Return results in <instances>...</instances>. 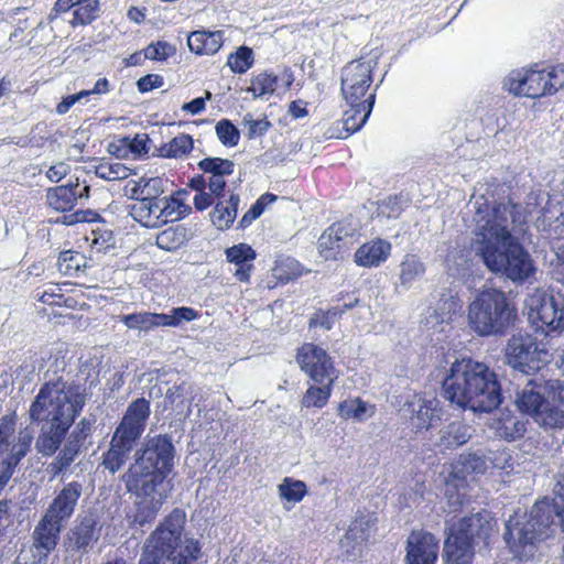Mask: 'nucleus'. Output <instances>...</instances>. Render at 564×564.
<instances>
[{"label":"nucleus","mask_w":564,"mask_h":564,"mask_svg":"<svg viewBox=\"0 0 564 564\" xmlns=\"http://www.w3.org/2000/svg\"><path fill=\"white\" fill-rule=\"evenodd\" d=\"M467 207L474 213L471 248L488 270L514 283L533 276L536 271L534 261L511 234V226L522 221L521 207L510 200L497 204L488 191L486 194L474 193Z\"/></svg>","instance_id":"f257e3e1"},{"label":"nucleus","mask_w":564,"mask_h":564,"mask_svg":"<svg viewBox=\"0 0 564 564\" xmlns=\"http://www.w3.org/2000/svg\"><path fill=\"white\" fill-rule=\"evenodd\" d=\"M444 397L459 408L490 412L502 401L497 375L484 362L460 359L453 362L443 381Z\"/></svg>","instance_id":"f03ea898"},{"label":"nucleus","mask_w":564,"mask_h":564,"mask_svg":"<svg viewBox=\"0 0 564 564\" xmlns=\"http://www.w3.org/2000/svg\"><path fill=\"white\" fill-rule=\"evenodd\" d=\"M186 513L173 509L147 538L139 564H198L202 546L185 532Z\"/></svg>","instance_id":"7ed1b4c3"},{"label":"nucleus","mask_w":564,"mask_h":564,"mask_svg":"<svg viewBox=\"0 0 564 564\" xmlns=\"http://www.w3.org/2000/svg\"><path fill=\"white\" fill-rule=\"evenodd\" d=\"M553 534L552 506L545 497L523 516L510 517L506 522L503 539L513 556L527 563L541 556L545 541Z\"/></svg>","instance_id":"20e7f679"},{"label":"nucleus","mask_w":564,"mask_h":564,"mask_svg":"<svg viewBox=\"0 0 564 564\" xmlns=\"http://www.w3.org/2000/svg\"><path fill=\"white\" fill-rule=\"evenodd\" d=\"M86 397L79 386L58 378L42 386L29 409L33 423L72 425Z\"/></svg>","instance_id":"39448f33"},{"label":"nucleus","mask_w":564,"mask_h":564,"mask_svg":"<svg viewBox=\"0 0 564 564\" xmlns=\"http://www.w3.org/2000/svg\"><path fill=\"white\" fill-rule=\"evenodd\" d=\"M517 310L506 293L495 288L479 291L467 306V322L478 336H502L513 325Z\"/></svg>","instance_id":"423d86ee"},{"label":"nucleus","mask_w":564,"mask_h":564,"mask_svg":"<svg viewBox=\"0 0 564 564\" xmlns=\"http://www.w3.org/2000/svg\"><path fill=\"white\" fill-rule=\"evenodd\" d=\"M126 489L133 496V509L128 516L131 524L144 527L158 517L172 495L170 481L160 475L127 470L122 475Z\"/></svg>","instance_id":"0eeeda50"},{"label":"nucleus","mask_w":564,"mask_h":564,"mask_svg":"<svg viewBox=\"0 0 564 564\" xmlns=\"http://www.w3.org/2000/svg\"><path fill=\"white\" fill-rule=\"evenodd\" d=\"M564 86V64L545 69H514L503 80V88L516 96L540 98Z\"/></svg>","instance_id":"6e6552de"},{"label":"nucleus","mask_w":564,"mask_h":564,"mask_svg":"<svg viewBox=\"0 0 564 564\" xmlns=\"http://www.w3.org/2000/svg\"><path fill=\"white\" fill-rule=\"evenodd\" d=\"M550 357L546 346L528 333L513 334L505 347L506 362L523 373L539 370Z\"/></svg>","instance_id":"1a4fd4ad"},{"label":"nucleus","mask_w":564,"mask_h":564,"mask_svg":"<svg viewBox=\"0 0 564 564\" xmlns=\"http://www.w3.org/2000/svg\"><path fill=\"white\" fill-rule=\"evenodd\" d=\"M175 448L166 435H156L148 440L135 453L134 463L127 470L149 475H160L166 479L173 469Z\"/></svg>","instance_id":"9d476101"},{"label":"nucleus","mask_w":564,"mask_h":564,"mask_svg":"<svg viewBox=\"0 0 564 564\" xmlns=\"http://www.w3.org/2000/svg\"><path fill=\"white\" fill-rule=\"evenodd\" d=\"M17 424L14 412L0 419V456L19 464L30 452L34 436L31 429L18 430Z\"/></svg>","instance_id":"9b49d317"},{"label":"nucleus","mask_w":564,"mask_h":564,"mask_svg":"<svg viewBox=\"0 0 564 564\" xmlns=\"http://www.w3.org/2000/svg\"><path fill=\"white\" fill-rule=\"evenodd\" d=\"M296 361L315 383L337 379L332 358L325 349L314 344H304L297 351Z\"/></svg>","instance_id":"f8f14e48"},{"label":"nucleus","mask_w":564,"mask_h":564,"mask_svg":"<svg viewBox=\"0 0 564 564\" xmlns=\"http://www.w3.org/2000/svg\"><path fill=\"white\" fill-rule=\"evenodd\" d=\"M370 62L352 61L341 69V94L347 102L362 101L372 83Z\"/></svg>","instance_id":"ddd939ff"},{"label":"nucleus","mask_w":564,"mask_h":564,"mask_svg":"<svg viewBox=\"0 0 564 564\" xmlns=\"http://www.w3.org/2000/svg\"><path fill=\"white\" fill-rule=\"evenodd\" d=\"M530 317L539 322V327L550 334L563 328L564 308L558 307L552 295L541 290L529 299Z\"/></svg>","instance_id":"4468645a"},{"label":"nucleus","mask_w":564,"mask_h":564,"mask_svg":"<svg viewBox=\"0 0 564 564\" xmlns=\"http://www.w3.org/2000/svg\"><path fill=\"white\" fill-rule=\"evenodd\" d=\"M150 416V403L144 398L132 401L112 436L134 445L145 430Z\"/></svg>","instance_id":"2eb2a0df"},{"label":"nucleus","mask_w":564,"mask_h":564,"mask_svg":"<svg viewBox=\"0 0 564 564\" xmlns=\"http://www.w3.org/2000/svg\"><path fill=\"white\" fill-rule=\"evenodd\" d=\"M72 11V19L68 21L73 28L88 25L100 14L99 0H57L48 14L52 23L57 20L61 13Z\"/></svg>","instance_id":"dca6fc26"},{"label":"nucleus","mask_w":564,"mask_h":564,"mask_svg":"<svg viewBox=\"0 0 564 564\" xmlns=\"http://www.w3.org/2000/svg\"><path fill=\"white\" fill-rule=\"evenodd\" d=\"M448 530L449 535L474 545L477 540L486 541L489 538L492 531L491 518L487 511L477 512L451 523Z\"/></svg>","instance_id":"f3484780"},{"label":"nucleus","mask_w":564,"mask_h":564,"mask_svg":"<svg viewBox=\"0 0 564 564\" xmlns=\"http://www.w3.org/2000/svg\"><path fill=\"white\" fill-rule=\"evenodd\" d=\"M62 524V522L54 518H50L46 513L43 516L32 534V556L34 558L48 562V555L56 547L59 539Z\"/></svg>","instance_id":"a211bd4d"},{"label":"nucleus","mask_w":564,"mask_h":564,"mask_svg":"<svg viewBox=\"0 0 564 564\" xmlns=\"http://www.w3.org/2000/svg\"><path fill=\"white\" fill-rule=\"evenodd\" d=\"M438 555V541L430 532L413 531L406 542L408 564H435Z\"/></svg>","instance_id":"6ab92c4d"},{"label":"nucleus","mask_w":564,"mask_h":564,"mask_svg":"<svg viewBox=\"0 0 564 564\" xmlns=\"http://www.w3.org/2000/svg\"><path fill=\"white\" fill-rule=\"evenodd\" d=\"M82 492L83 485L80 482L66 484L52 500L45 513L62 523L66 522L74 514Z\"/></svg>","instance_id":"aec40b11"},{"label":"nucleus","mask_w":564,"mask_h":564,"mask_svg":"<svg viewBox=\"0 0 564 564\" xmlns=\"http://www.w3.org/2000/svg\"><path fill=\"white\" fill-rule=\"evenodd\" d=\"M376 529V518L372 514H358L351 521L346 534L340 540L341 547L348 554L354 553L358 546L373 536Z\"/></svg>","instance_id":"412c9836"},{"label":"nucleus","mask_w":564,"mask_h":564,"mask_svg":"<svg viewBox=\"0 0 564 564\" xmlns=\"http://www.w3.org/2000/svg\"><path fill=\"white\" fill-rule=\"evenodd\" d=\"M165 206L162 199H142L130 205V216L142 226L148 228L159 227L166 224Z\"/></svg>","instance_id":"4be33fe9"},{"label":"nucleus","mask_w":564,"mask_h":564,"mask_svg":"<svg viewBox=\"0 0 564 564\" xmlns=\"http://www.w3.org/2000/svg\"><path fill=\"white\" fill-rule=\"evenodd\" d=\"M474 433V426L462 421H454L440 430L435 445L441 447L442 451L454 449L466 444Z\"/></svg>","instance_id":"5701e85b"},{"label":"nucleus","mask_w":564,"mask_h":564,"mask_svg":"<svg viewBox=\"0 0 564 564\" xmlns=\"http://www.w3.org/2000/svg\"><path fill=\"white\" fill-rule=\"evenodd\" d=\"M391 252V243L383 239H375L361 245L355 252V261L365 268L378 267Z\"/></svg>","instance_id":"b1692460"},{"label":"nucleus","mask_w":564,"mask_h":564,"mask_svg":"<svg viewBox=\"0 0 564 564\" xmlns=\"http://www.w3.org/2000/svg\"><path fill=\"white\" fill-rule=\"evenodd\" d=\"M347 104L349 109L344 111L343 126L348 135L366 123L375 105V94H369L362 101Z\"/></svg>","instance_id":"393cba45"},{"label":"nucleus","mask_w":564,"mask_h":564,"mask_svg":"<svg viewBox=\"0 0 564 564\" xmlns=\"http://www.w3.org/2000/svg\"><path fill=\"white\" fill-rule=\"evenodd\" d=\"M70 426L72 425L44 424L35 441L37 453L43 456H52L55 454Z\"/></svg>","instance_id":"a878e982"},{"label":"nucleus","mask_w":564,"mask_h":564,"mask_svg":"<svg viewBox=\"0 0 564 564\" xmlns=\"http://www.w3.org/2000/svg\"><path fill=\"white\" fill-rule=\"evenodd\" d=\"M225 253L227 260L237 267L234 275L239 281H248L256 259L254 250L247 243H238L226 249Z\"/></svg>","instance_id":"bb28decb"},{"label":"nucleus","mask_w":564,"mask_h":564,"mask_svg":"<svg viewBox=\"0 0 564 564\" xmlns=\"http://www.w3.org/2000/svg\"><path fill=\"white\" fill-rule=\"evenodd\" d=\"M440 401L432 395L416 398L410 403L415 417V427L427 430L433 422L440 420Z\"/></svg>","instance_id":"cd10ccee"},{"label":"nucleus","mask_w":564,"mask_h":564,"mask_svg":"<svg viewBox=\"0 0 564 564\" xmlns=\"http://www.w3.org/2000/svg\"><path fill=\"white\" fill-rule=\"evenodd\" d=\"M223 42V31H194L187 37L188 48L198 55L217 53Z\"/></svg>","instance_id":"c85d7f7f"},{"label":"nucleus","mask_w":564,"mask_h":564,"mask_svg":"<svg viewBox=\"0 0 564 564\" xmlns=\"http://www.w3.org/2000/svg\"><path fill=\"white\" fill-rule=\"evenodd\" d=\"M543 390L544 387L541 383L533 380L528 381L527 386L517 394L518 409L533 417L546 402L542 395Z\"/></svg>","instance_id":"c756f323"},{"label":"nucleus","mask_w":564,"mask_h":564,"mask_svg":"<svg viewBox=\"0 0 564 564\" xmlns=\"http://www.w3.org/2000/svg\"><path fill=\"white\" fill-rule=\"evenodd\" d=\"M98 538L99 529L96 521L87 517L73 529L70 543L75 550L87 553L94 543L97 542Z\"/></svg>","instance_id":"7c9ffc66"},{"label":"nucleus","mask_w":564,"mask_h":564,"mask_svg":"<svg viewBox=\"0 0 564 564\" xmlns=\"http://www.w3.org/2000/svg\"><path fill=\"white\" fill-rule=\"evenodd\" d=\"M79 187L78 178L76 182H69L67 185H61L50 188L46 193V202L50 207L57 212L70 210L76 202V189Z\"/></svg>","instance_id":"2f4dec72"},{"label":"nucleus","mask_w":564,"mask_h":564,"mask_svg":"<svg viewBox=\"0 0 564 564\" xmlns=\"http://www.w3.org/2000/svg\"><path fill=\"white\" fill-rule=\"evenodd\" d=\"M134 445L115 436L111 437L109 448L102 455V466L112 475L126 464Z\"/></svg>","instance_id":"473e14b6"},{"label":"nucleus","mask_w":564,"mask_h":564,"mask_svg":"<svg viewBox=\"0 0 564 564\" xmlns=\"http://www.w3.org/2000/svg\"><path fill=\"white\" fill-rule=\"evenodd\" d=\"M444 556L445 564H471L473 544L448 534L444 544Z\"/></svg>","instance_id":"72a5a7b5"},{"label":"nucleus","mask_w":564,"mask_h":564,"mask_svg":"<svg viewBox=\"0 0 564 564\" xmlns=\"http://www.w3.org/2000/svg\"><path fill=\"white\" fill-rule=\"evenodd\" d=\"M495 434L508 442L521 438L527 432V421L511 414L503 413L492 424Z\"/></svg>","instance_id":"f704fd0d"},{"label":"nucleus","mask_w":564,"mask_h":564,"mask_svg":"<svg viewBox=\"0 0 564 564\" xmlns=\"http://www.w3.org/2000/svg\"><path fill=\"white\" fill-rule=\"evenodd\" d=\"M188 240V231L184 226L169 227L156 236V246L165 251H175Z\"/></svg>","instance_id":"c9c22d12"},{"label":"nucleus","mask_w":564,"mask_h":564,"mask_svg":"<svg viewBox=\"0 0 564 564\" xmlns=\"http://www.w3.org/2000/svg\"><path fill=\"white\" fill-rule=\"evenodd\" d=\"M338 415L344 420L365 421L373 415V406L367 402L356 399H348L339 403Z\"/></svg>","instance_id":"e433bc0d"},{"label":"nucleus","mask_w":564,"mask_h":564,"mask_svg":"<svg viewBox=\"0 0 564 564\" xmlns=\"http://www.w3.org/2000/svg\"><path fill=\"white\" fill-rule=\"evenodd\" d=\"M334 381L326 380L324 383L308 386L302 398V405L305 408L325 406L329 400Z\"/></svg>","instance_id":"4c0bfd02"},{"label":"nucleus","mask_w":564,"mask_h":564,"mask_svg":"<svg viewBox=\"0 0 564 564\" xmlns=\"http://www.w3.org/2000/svg\"><path fill=\"white\" fill-rule=\"evenodd\" d=\"M239 204L238 195H230L226 203H218L212 213V221L218 228H228L237 216V208Z\"/></svg>","instance_id":"58836bf2"},{"label":"nucleus","mask_w":564,"mask_h":564,"mask_svg":"<svg viewBox=\"0 0 564 564\" xmlns=\"http://www.w3.org/2000/svg\"><path fill=\"white\" fill-rule=\"evenodd\" d=\"M193 149V139L188 134H178L173 138L170 142L163 144L160 149V155L162 158L170 159H182L191 152Z\"/></svg>","instance_id":"ea45409f"},{"label":"nucleus","mask_w":564,"mask_h":564,"mask_svg":"<svg viewBox=\"0 0 564 564\" xmlns=\"http://www.w3.org/2000/svg\"><path fill=\"white\" fill-rule=\"evenodd\" d=\"M425 272L423 262L414 254L405 256L400 264V282L403 286H410L421 279Z\"/></svg>","instance_id":"a19ab883"},{"label":"nucleus","mask_w":564,"mask_h":564,"mask_svg":"<svg viewBox=\"0 0 564 564\" xmlns=\"http://www.w3.org/2000/svg\"><path fill=\"white\" fill-rule=\"evenodd\" d=\"M80 448L78 442L69 438L55 459L50 464L48 469L53 477L58 476L65 470L76 458Z\"/></svg>","instance_id":"79ce46f5"},{"label":"nucleus","mask_w":564,"mask_h":564,"mask_svg":"<svg viewBox=\"0 0 564 564\" xmlns=\"http://www.w3.org/2000/svg\"><path fill=\"white\" fill-rule=\"evenodd\" d=\"M86 263L84 254L72 250L61 252L57 260L58 271L66 276H75Z\"/></svg>","instance_id":"37998d69"},{"label":"nucleus","mask_w":564,"mask_h":564,"mask_svg":"<svg viewBox=\"0 0 564 564\" xmlns=\"http://www.w3.org/2000/svg\"><path fill=\"white\" fill-rule=\"evenodd\" d=\"M534 421L544 429H563L564 413L557 408L551 405L547 401L533 416Z\"/></svg>","instance_id":"c03bdc74"},{"label":"nucleus","mask_w":564,"mask_h":564,"mask_svg":"<svg viewBox=\"0 0 564 564\" xmlns=\"http://www.w3.org/2000/svg\"><path fill=\"white\" fill-rule=\"evenodd\" d=\"M272 271L281 282H288L302 274L300 263L290 257L276 260Z\"/></svg>","instance_id":"a18cd8bd"},{"label":"nucleus","mask_w":564,"mask_h":564,"mask_svg":"<svg viewBox=\"0 0 564 564\" xmlns=\"http://www.w3.org/2000/svg\"><path fill=\"white\" fill-rule=\"evenodd\" d=\"M279 496L291 502H299L306 494V485L301 480L284 478L278 486Z\"/></svg>","instance_id":"49530a36"},{"label":"nucleus","mask_w":564,"mask_h":564,"mask_svg":"<svg viewBox=\"0 0 564 564\" xmlns=\"http://www.w3.org/2000/svg\"><path fill=\"white\" fill-rule=\"evenodd\" d=\"M234 162L220 158H206L198 162V167L205 172L212 174V176H226L234 173Z\"/></svg>","instance_id":"de8ad7c7"},{"label":"nucleus","mask_w":564,"mask_h":564,"mask_svg":"<svg viewBox=\"0 0 564 564\" xmlns=\"http://www.w3.org/2000/svg\"><path fill=\"white\" fill-rule=\"evenodd\" d=\"M554 498L551 502L552 518L554 514L558 518L560 528L564 533V471L555 476V484L553 487Z\"/></svg>","instance_id":"09e8293b"},{"label":"nucleus","mask_w":564,"mask_h":564,"mask_svg":"<svg viewBox=\"0 0 564 564\" xmlns=\"http://www.w3.org/2000/svg\"><path fill=\"white\" fill-rule=\"evenodd\" d=\"M278 84V78L272 74H260L251 83L250 91L254 97L264 98L274 93Z\"/></svg>","instance_id":"8fccbe9b"},{"label":"nucleus","mask_w":564,"mask_h":564,"mask_svg":"<svg viewBox=\"0 0 564 564\" xmlns=\"http://www.w3.org/2000/svg\"><path fill=\"white\" fill-rule=\"evenodd\" d=\"M119 321L128 328L139 332L152 330L150 312H139L119 316Z\"/></svg>","instance_id":"3c124183"},{"label":"nucleus","mask_w":564,"mask_h":564,"mask_svg":"<svg viewBox=\"0 0 564 564\" xmlns=\"http://www.w3.org/2000/svg\"><path fill=\"white\" fill-rule=\"evenodd\" d=\"M253 63L252 50L246 46H241L235 54H230L227 61V65L235 73L247 72Z\"/></svg>","instance_id":"603ef678"},{"label":"nucleus","mask_w":564,"mask_h":564,"mask_svg":"<svg viewBox=\"0 0 564 564\" xmlns=\"http://www.w3.org/2000/svg\"><path fill=\"white\" fill-rule=\"evenodd\" d=\"M348 234L345 231L339 224L332 225L328 229H326L318 239V248L321 250H333L335 248L340 247V241L344 239V236Z\"/></svg>","instance_id":"864d4df0"},{"label":"nucleus","mask_w":564,"mask_h":564,"mask_svg":"<svg viewBox=\"0 0 564 564\" xmlns=\"http://www.w3.org/2000/svg\"><path fill=\"white\" fill-rule=\"evenodd\" d=\"M458 464L462 466L460 473L463 474H481L487 469V459L479 453L460 455ZM457 473H459V470Z\"/></svg>","instance_id":"5fc2aeb1"},{"label":"nucleus","mask_w":564,"mask_h":564,"mask_svg":"<svg viewBox=\"0 0 564 564\" xmlns=\"http://www.w3.org/2000/svg\"><path fill=\"white\" fill-rule=\"evenodd\" d=\"M130 174V169L121 163H104L96 167V176L107 181L126 180Z\"/></svg>","instance_id":"6e6d98bb"},{"label":"nucleus","mask_w":564,"mask_h":564,"mask_svg":"<svg viewBox=\"0 0 564 564\" xmlns=\"http://www.w3.org/2000/svg\"><path fill=\"white\" fill-rule=\"evenodd\" d=\"M164 206H165V220L174 221L182 217H185L191 212V206L183 203L178 197L170 196L163 197Z\"/></svg>","instance_id":"4d7b16f0"},{"label":"nucleus","mask_w":564,"mask_h":564,"mask_svg":"<svg viewBox=\"0 0 564 564\" xmlns=\"http://www.w3.org/2000/svg\"><path fill=\"white\" fill-rule=\"evenodd\" d=\"M174 54L175 47L163 41L151 43L143 50L144 57L152 61H165Z\"/></svg>","instance_id":"13d9d810"},{"label":"nucleus","mask_w":564,"mask_h":564,"mask_svg":"<svg viewBox=\"0 0 564 564\" xmlns=\"http://www.w3.org/2000/svg\"><path fill=\"white\" fill-rule=\"evenodd\" d=\"M242 123L247 128L249 139L261 137L271 128V122L267 118L254 119L251 113L245 115Z\"/></svg>","instance_id":"bf43d9fd"},{"label":"nucleus","mask_w":564,"mask_h":564,"mask_svg":"<svg viewBox=\"0 0 564 564\" xmlns=\"http://www.w3.org/2000/svg\"><path fill=\"white\" fill-rule=\"evenodd\" d=\"M216 133L220 142L229 147L236 145L240 137L238 129L225 119L216 124Z\"/></svg>","instance_id":"052dcab7"},{"label":"nucleus","mask_w":564,"mask_h":564,"mask_svg":"<svg viewBox=\"0 0 564 564\" xmlns=\"http://www.w3.org/2000/svg\"><path fill=\"white\" fill-rule=\"evenodd\" d=\"M143 199H162L164 193V181L161 177H141Z\"/></svg>","instance_id":"680f3d73"},{"label":"nucleus","mask_w":564,"mask_h":564,"mask_svg":"<svg viewBox=\"0 0 564 564\" xmlns=\"http://www.w3.org/2000/svg\"><path fill=\"white\" fill-rule=\"evenodd\" d=\"M170 312L173 327H180L199 316V313L196 310L187 306L174 307Z\"/></svg>","instance_id":"e2e57ef3"},{"label":"nucleus","mask_w":564,"mask_h":564,"mask_svg":"<svg viewBox=\"0 0 564 564\" xmlns=\"http://www.w3.org/2000/svg\"><path fill=\"white\" fill-rule=\"evenodd\" d=\"M492 466L495 468L501 469V470H509L513 467V460L512 456L509 451L507 449H499L491 452V456L489 457Z\"/></svg>","instance_id":"0e129e2a"},{"label":"nucleus","mask_w":564,"mask_h":564,"mask_svg":"<svg viewBox=\"0 0 564 564\" xmlns=\"http://www.w3.org/2000/svg\"><path fill=\"white\" fill-rule=\"evenodd\" d=\"M93 424L94 420L86 417L80 420L72 433L73 441L78 442V444L82 445L86 437L91 433Z\"/></svg>","instance_id":"69168bd1"},{"label":"nucleus","mask_w":564,"mask_h":564,"mask_svg":"<svg viewBox=\"0 0 564 564\" xmlns=\"http://www.w3.org/2000/svg\"><path fill=\"white\" fill-rule=\"evenodd\" d=\"M163 85V78L156 74H149L141 77L138 83V89L141 93H148L154 88H159Z\"/></svg>","instance_id":"338daca9"},{"label":"nucleus","mask_w":564,"mask_h":564,"mask_svg":"<svg viewBox=\"0 0 564 564\" xmlns=\"http://www.w3.org/2000/svg\"><path fill=\"white\" fill-rule=\"evenodd\" d=\"M69 171L70 166L67 163L58 162L47 170L46 176L51 182L57 183L65 177Z\"/></svg>","instance_id":"774afa93"}]
</instances>
